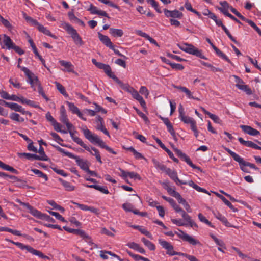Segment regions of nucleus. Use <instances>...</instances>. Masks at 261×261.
Returning <instances> with one entry per match:
<instances>
[{
  "instance_id": "f257e3e1",
  "label": "nucleus",
  "mask_w": 261,
  "mask_h": 261,
  "mask_svg": "<svg viewBox=\"0 0 261 261\" xmlns=\"http://www.w3.org/2000/svg\"><path fill=\"white\" fill-rule=\"evenodd\" d=\"M82 130L85 138L91 143L97 144L100 147L106 149L112 154H116L117 153L112 148L107 145L97 135L93 134L89 130L86 126L82 127Z\"/></svg>"
},
{
  "instance_id": "f03ea898",
  "label": "nucleus",
  "mask_w": 261,
  "mask_h": 261,
  "mask_svg": "<svg viewBox=\"0 0 261 261\" xmlns=\"http://www.w3.org/2000/svg\"><path fill=\"white\" fill-rule=\"evenodd\" d=\"M55 147L60 152L64 153L65 155L71 159H74L78 166L84 171L86 172L87 170H88L89 169V163L87 160L81 159L73 153L66 151L65 149L60 147L59 146Z\"/></svg>"
},
{
  "instance_id": "7ed1b4c3",
  "label": "nucleus",
  "mask_w": 261,
  "mask_h": 261,
  "mask_svg": "<svg viewBox=\"0 0 261 261\" xmlns=\"http://www.w3.org/2000/svg\"><path fill=\"white\" fill-rule=\"evenodd\" d=\"M60 26L67 31L76 45H82L83 44V41L81 37L80 36L76 30L70 24L66 22H62Z\"/></svg>"
},
{
  "instance_id": "20e7f679",
  "label": "nucleus",
  "mask_w": 261,
  "mask_h": 261,
  "mask_svg": "<svg viewBox=\"0 0 261 261\" xmlns=\"http://www.w3.org/2000/svg\"><path fill=\"white\" fill-rule=\"evenodd\" d=\"M178 46L181 50L186 53L196 56L201 59H206V58L202 54L201 50H199L191 44L182 43L178 44Z\"/></svg>"
},
{
  "instance_id": "39448f33",
  "label": "nucleus",
  "mask_w": 261,
  "mask_h": 261,
  "mask_svg": "<svg viewBox=\"0 0 261 261\" xmlns=\"http://www.w3.org/2000/svg\"><path fill=\"white\" fill-rule=\"evenodd\" d=\"M23 72L27 77V82L30 84L34 90H36V87L40 85L38 77L28 68H23Z\"/></svg>"
},
{
  "instance_id": "423d86ee",
  "label": "nucleus",
  "mask_w": 261,
  "mask_h": 261,
  "mask_svg": "<svg viewBox=\"0 0 261 261\" xmlns=\"http://www.w3.org/2000/svg\"><path fill=\"white\" fill-rule=\"evenodd\" d=\"M175 233L177 236L181 239L184 241H186L192 245H201V243L199 240L196 239L194 237L190 236L182 230H178V232H176Z\"/></svg>"
},
{
  "instance_id": "0eeeda50",
  "label": "nucleus",
  "mask_w": 261,
  "mask_h": 261,
  "mask_svg": "<svg viewBox=\"0 0 261 261\" xmlns=\"http://www.w3.org/2000/svg\"><path fill=\"white\" fill-rule=\"evenodd\" d=\"M225 150L233 158L234 160H235L238 163H240L242 165H245L255 170L257 169L255 165L245 161L242 157H241L240 155H239L234 152L231 150L230 149L225 147Z\"/></svg>"
},
{
  "instance_id": "6e6552de",
  "label": "nucleus",
  "mask_w": 261,
  "mask_h": 261,
  "mask_svg": "<svg viewBox=\"0 0 261 261\" xmlns=\"http://www.w3.org/2000/svg\"><path fill=\"white\" fill-rule=\"evenodd\" d=\"M0 103H5L6 106H7L13 111L20 112L23 115H29L31 116V113L29 111H25L20 105L16 103L6 102L1 99Z\"/></svg>"
},
{
  "instance_id": "1a4fd4ad",
  "label": "nucleus",
  "mask_w": 261,
  "mask_h": 261,
  "mask_svg": "<svg viewBox=\"0 0 261 261\" xmlns=\"http://www.w3.org/2000/svg\"><path fill=\"white\" fill-rule=\"evenodd\" d=\"M63 228L70 233H73L74 234H79L83 238L87 239V240L86 241L89 244H93V243L91 242V238L88 236L84 231L81 230V229H75L69 228L67 226H64Z\"/></svg>"
},
{
  "instance_id": "9d476101",
  "label": "nucleus",
  "mask_w": 261,
  "mask_h": 261,
  "mask_svg": "<svg viewBox=\"0 0 261 261\" xmlns=\"http://www.w3.org/2000/svg\"><path fill=\"white\" fill-rule=\"evenodd\" d=\"M158 241L162 247L167 250V254L171 256L175 255L176 251L174 250L173 246L170 243L162 239H159Z\"/></svg>"
},
{
  "instance_id": "9b49d317",
  "label": "nucleus",
  "mask_w": 261,
  "mask_h": 261,
  "mask_svg": "<svg viewBox=\"0 0 261 261\" xmlns=\"http://www.w3.org/2000/svg\"><path fill=\"white\" fill-rule=\"evenodd\" d=\"M59 62L64 67L62 69L63 71L71 72L75 75H77V73L74 70V67L73 65L71 62L63 60H59Z\"/></svg>"
},
{
  "instance_id": "f8f14e48",
  "label": "nucleus",
  "mask_w": 261,
  "mask_h": 261,
  "mask_svg": "<svg viewBox=\"0 0 261 261\" xmlns=\"http://www.w3.org/2000/svg\"><path fill=\"white\" fill-rule=\"evenodd\" d=\"M18 202H19L21 205L26 207L29 210V213L33 216L39 219L41 218L42 213H41L40 211L34 208L28 203L21 202L20 200H18Z\"/></svg>"
},
{
  "instance_id": "ddd939ff",
  "label": "nucleus",
  "mask_w": 261,
  "mask_h": 261,
  "mask_svg": "<svg viewBox=\"0 0 261 261\" xmlns=\"http://www.w3.org/2000/svg\"><path fill=\"white\" fill-rule=\"evenodd\" d=\"M175 151L176 152L177 154L182 158L190 166H191L193 169H200L199 167L196 166L194 164L192 163L190 158L184 153H183L181 150L175 148Z\"/></svg>"
},
{
  "instance_id": "4468645a",
  "label": "nucleus",
  "mask_w": 261,
  "mask_h": 261,
  "mask_svg": "<svg viewBox=\"0 0 261 261\" xmlns=\"http://www.w3.org/2000/svg\"><path fill=\"white\" fill-rule=\"evenodd\" d=\"M3 43H1L2 47L4 48L6 47L8 49H12L14 47L15 44L13 43L11 38L7 35L4 34L3 35Z\"/></svg>"
},
{
  "instance_id": "2eb2a0df",
  "label": "nucleus",
  "mask_w": 261,
  "mask_h": 261,
  "mask_svg": "<svg viewBox=\"0 0 261 261\" xmlns=\"http://www.w3.org/2000/svg\"><path fill=\"white\" fill-rule=\"evenodd\" d=\"M164 12L167 17L180 18L183 16L182 13L177 10L171 11L165 9Z\"/></svg>"
},
{
  "instance_id": "dca6fc26",
  "label": "nucleus",
  "mask_w": 261,
  "mask_h": 261,
  "mask_svg": "<svg viewBox=\"0 0 261 261\" xmlns=\"http://www.w3.org/2000/svg\"><path fill=\"white\" fill-rule=\"evenodd\" d=\"M70 137L72 140L76 142L77 144L85 148L86 150H89L90 147L85 144L82 140L77 136L73 132L69 131Z\"/></svg>"
},
{
  "instance_id": "f3484780",
  "label": "nucleus",
  "mask_w": 261,
  "mask_h": 261,
  "mask_svg": "<svg viewBox=\"0 0 261 261\" xmlns=\"http://www.w3.org/2000/svg\"><path fill=\"white\" fill-rule=\"evenodd\" d=\"M96 122H97V126L96 128L98 130H101L102 133H103L105 135L108 136L109 137H110V135L109 134V133L107 130L106 127L104 126L103 124V120L102 118L98 116L96 117Z\"/></svg>"
},
{
  "instance_id": "a211bd4d",
  "label": "nucleus",
  "mask_w": 261,
  "mask_h": 261,
  "mask_svg": "<svg viewBox=\"0 0 261 261\" xmlns=\"http://www.w3.org/2000/svg\"><path fill=\"white\" fill-rule=\"evenodd\" d=\"M240 127L245 133L252 136H255L260 134L258 130L248 125H241Z\"/></svg>"
},
{
  "instance_id": "6ab92c4d",
  "label": "nucleus",
  "mask_w": 261,
  "mask_h": 261,
  "mask_svg": "<svg viewBox=\"0 0 261 261\" xmlns=\"http://www.w3.org/2000/svg\"><path fill=\"white\" fill-rule=\"evenodd\" d=\"M98 36L100 41L107 47L113 48V44L111 41L110 39L107 36L102 35L100 33H98Z\"/></svg>"
},
{
  "instance_id": "aec40b11",
  "label": "nucleus",
  "mask_w": 261,
  "mask_h": 261,
  "mask_svg": "<svg viewBox=\"0 0 261 261\" xmlns=\"http://www.w3.org/2000/svg\"><path fill=\"white\" fill-rule=\"evenodd\" d=\"M133 97L139 101L140 105L143 107L145 108L146 106V102L143 99V97L139 94V92L135 89L132 91L130 93Z\"/></svg>"
},
{
  "instance_id": "412c9836",
  "label": "nucleus",
  "mask_w": 261,
  "mask_h": 261,
  "mask_svg": "<svg viewBox=\"0 0 261 261\" xmlns=\"http://www.w3.org/2000/svg\"><path fill=\"white\" fill-rule=\"evenodd\" d=\"M213 215L218 220L221 221L223 223L225 224L226 226L227 227H233L234 228H236V226H233L231 225L227 221V219L223 216L222 214H221L219 212H215L214 211L213 212Z\"/></svg>"
},
{
  "instance_id": "4be33fe9",
  "label": "nucleus",
  "mask_w": 261,
  "mask_h": 261,
  "mask_svg": "<svg viewBox=\"0 0 261 261\" xmlns=\"http://www.w3.org/2000/svg\"><path fill=\"white\" fill-rule=\"evenodd\" d=\"M126 245L133 250H135L142 254H145V250L143 248L141 247L138 244L135 242H129Z\"/></svg>"
},
{
  "instance_id": "5701e85b",
  "label": "nucleus",
  "mask_w": 261,
  "mask_h": 261,
  "mask_svg": "<svg viewBox=\"0 0 261 261\" xmlns=\"http://www.w3.org/2000/svg\"><path fill=\"white\" fill-rule=\"evenodd\" d=\"M59 181L61 183L65 189L67 191H73L75 190V186L71 185L69 182L59 178Z\"/></svg>"
},
{
  "instance_id": "b1692460",
  "label": "nucleus",
  "mask_w": 261,
  "mask_h": 261,
  "mask_svg": "<svg viewBox=\"0 0 261 261\" xmlns=\"http://www.w3.org/2000/svg\"><path fill=\"white\" fill-rule=\"evenodd\" d=\"M37 29L40 32L43 33L44 34L50 36L54 39L57 38L56 36L53 34L47 28L44 27L42 24H40L38 25Z\"/></svg>"
},
{
  "instance_id": "393cba45",
  "label": "nucleus",
  "mask_w": 261,
  "mask_h": 261,
  "mask_svg": "<svg viewBox=\"0 0 261 261\" xmlns=\"http://www.w3.org/2000/svg\"><path fill=\"white\" fill-rule=\"evenodd\" d=\"M220 4L221 5L222 7L219 8V10L223 13L226 16H228V14H229L228 12V9L230 8L229 4L226 1L220 2Z\"/></svg>"
},
{
  "instance_id": "a878e982",
  "label": "nucleus",
  "mask_w": 261,
  "mask_h": 261,
  "mask_svg": "<svg viewBox=\"0 0 261 261\" xmlns=\"http://www.w3.org/2000/svg\"><path fill=\"white\" fill-rule=\"evenodd\" d=\"M10 118L15 122L21 123L24 121V119L16 113H11L9 115Z\"/></svg>"
},
{
  "instance_id": "bb28decb",
  "label": "nucleus",
  "mask_w": 261,
  "mask_h": 261,
  "mask_svg": "<svg viewBox=\"0 0 261 261\" xmlns=\"http://www.w3.org/2000/svg\"><path fill=\"white\" fill-rule=\"evenodd\" d=\"M87 151H89L92 155L95 156L97 161L99 163H102L100 153L96 148L91 147H90V150Z\"/></svg>"
},
{
  "instance_id": "cd10ccee",
  "label": "nucleus",
  "mask_w": 261,
  "mask_h": 261,
  "mask_svg": "<svg viewBox=\"0 0 261 261\" xmlns=\"http://www.w3.org/2000/svg\"><path fill=\"white\" fill-rule=\"evenodd\" d=\"M109 32L111 35L114 37H120L123 35V31L121 29L110 28Z\"/></svg>"
},
{
  "instance_id": "c85d7f7f",
  "label": "nucleus",
  "mask_w": 261,
  "mask_h": 261,
  "mask_svg": "<svg viewBox=\"0 0 261 261\" xmlns=\"http://www.w3.org/2000/svg\"><path fill=\"white\" fill-rule=\"evenodd\" d=\"M164 171H165L166 173L168 174L169 176L174 181L177 179L178 177L177 173L175 171L167 168H165V169H164Z\"/></svg>"
},
{
  "instance_id": "c756f323",
  "label": "nucleus",
  "mask_w": 261,
  "mask_h": 261,
  "mask_svg": "<svg viewBox=\"0 0 261 261\" xmlns=\"http://www.w3.org/2000/svg\"><path fill=\"white\" fill-rule=\"evenodd\" d=\"M237 88L245 92L247 95H251L252 94L251 90L249 88V87L244 84L243 82L242 84L238 85Z\"/></svg>"
},
{
  "instance_id": "7c9ffc66",
  "label": "nucleus",
  "mask_w": 261,
  "mask_h": 261,
  "mask_svg": "<svg viewBox=\"0 0 261 261\" xmlns=\"http://www.w3.org/2000/svg\"><path fill=\"white\" fill-rule=\"evenodd\" d=\"M13 244L16 245L18 247L22 250H27L30 253L31 252L33 249V247H31L30 246L24 245L23 244L20 242H13Z\"/></svg>"
},
{
  "instance_id": "2f4dec72",
  "label": "nucleus",
  "mask_w": 261,
  "mask_h": 261,
  "mask_svg": "<svg viewBox=\"0 0 261 261\" xmlns=\"http://www.w3.org/2000/svg\"><path fill=\"white\" fill-rule=\"evenodd\" d=\"M141 241L150 250L153 251L155 249V245L150 241L146 240L144 238H142Z\"/></svg>"
},
{
  "instance_id": "473e14b6",
  "label": "nucleus",
  "mask_w": 261,
  "mask_h": 261,
  "mask_svg": "<svg viewBox=\"0 0 261 261\" xmlns=\"http://www.w3.org/2000/svg\"><path fill=\"white\" fill-rule=\"evenodd\" d=\"M214 193L217 196H218L219 198H220L223 201V202L227 206H228L229 208H230L231 209H233V206L232 204L231 203V202H229L228 200H227L223 196H222V195H221V194H220L216 192H214Z\"/></svg>"
},
{
  "instance_id": "72a5a7b5",
  "label": "nucleus",
  "mask_w": 261,
  "mask_h": 261,
  "mask_svg": "<svg viewBox=\"0 0 261 261\" xmlns=\"http://www.w3.org/2000/svg\"><path fill=\"white\" fill-rule=\"evenodd\" d=\"M198 217L200 221L207 224L212 228H214V226L202 214L199 213L198 215Z\"/></svg>"
},
{
  "instance_id": "f704fd0d",
  "label": "nucleus",
  "mask_w": 261,
  "mask_h": 261,
  "mask_svg": "<svg viewBox=\"0 0 261 261\" xmlns=\"http://www.w3.org/2000/svg\"><path fill=\"white\" fill-rule=\"evenodd\" d=\"M210 236L213 239V240L215 241V243L217 245H218L219 247H224V248H225V243L222 240H220V239H218L213 233H210Z\"/></svg>"
},
{
  "instance_id": "c9c22d12",
  "label": "nucleus",
  "mask_w": 261,
  "mask_h": 261,
  "mask_svg": "<svg viewBox=\"0 0 261 261\" xmlns=\"http://www.w3.org/2000/svg\"><path fill=\"white\" fill-rule=\"evenodd\" d=\"M66 104L68 106L69 110L71 111L72 113L76 114L80 111L79 109L75 106L74 103L67 101Z\"/></svg>"
},
{
  "instance_id": "e433bc0d",
  "label": "nucleus",
  "mask_w": 261,
  "mask_h": 261,
  "mask_svg": "<svg viewBox=\"0 0 261 261\" xmlns=\"http://www.w3.org/2000/svg\"><path fill=\"white\" fill-rule=\"evenodd\" d=\"M0 21L3 24V25H4V26H5L8 29L11 30L12 29V25L10 23V22L8 20L5 19L1 15H0Z\"/></svg>"
},
{
  "instance_id": "4c0bfd02",
  "label": "nucleus",
  "mask_w": 261,
  "mask_h": 261,
  "mask_svg": "<svg viewBox=\"0 0 261 261\" xmlns=\"http://www.w3.org/2000/svg\"><path fill=\"white\" fill-rule=\"evenodd\" d=\"M31 253H32L33 255L38 256L41 258L47 259H49V258L48 256L44 255L41 252H40L38 250H37L34 249L33 248L32 249V250Z\"/></svg>"
},
{
  "instance_id": "58836bf2",
  "label": "nucleus",
  "mask_w": 261,
  "mask_h": 261,
  "mask_svg": "<svg viewBox=\"0 0 261 261\" xmlns=\"http://www.w3.org/2000/svg\"><path fill=\"white\" fill-rule=\"evenodd\" d=\"M31 171L34 174L37 175L38 177L43 178L45 181H47L48 180L47 175L44 174L42 172L40 171L39 170L36 169H32Z\"/></svg>"
},
{
  "instance_id": "ea45409f",
  "label": "nucleus",
  "mask_w": 261,
  "mask_h": 261,
  "mask_svg": "<svg viewBox=\"0 0 261 261\" xmlns=\"http://www.w3.org/2000/svg\"><path fill=\"white\" fill-rule=\"evenodd\" d=\"M179 118L185 124H190L193 121H194L192 118L186 116V115L179 117Z\"/></svg>"
},
{
  "instance_id": "a19ab883",
  "label": "nucleus",
  "mask_w": 261,
  "mask_h": 261,
  "mask_svg": "<svg viewBox=\"0 0 261 261\" xmlns=\"http://www.w3.org/2000/svg\"><path fill=\"white\" fill-rule=\"evenodd\" d=\"M48 203L49 205L53 206L55 209L59 210L62 213H63L65 211V209L63 207L57 204L55 201L53 200L48 201Z\"/></svg>"
},
{
  "instance_id": "79ce46f5",
  "label": "nucleus",
  "mask_w": 261,
  "mask_h": 261,
  "mask_svg": "<svg viewBox=\"0 0 261 261\" xmlns=\"http://www.w3.org/2000/svg\"><path fill=\"white\" fill-rule=\"evenodd\" d=\"M247 22L251 27H252L261 36V30L255 24V23L251 20H246Z\"/></svg>"
},
{
  "instance_id": "37998d69",
  "label": "nucleus",
  "mask_w": 261,
  "mask_h": 261,
  "mask_svg": "<svg viewBox=\"0 0 261 261\" xmlns=\"http://www.w3.org/2000/svg\"><path fill=\"white\" fill-rule=\"evenodd\" d=\"M214 50L219 56L225 60L227 62H230V60L228 59V58L217 47H214Z\"/></svg>"
},
{
  "instance_id": "c03bdc74",
  "label": "nucleus",
  "mask_w": 261,
  "mask_h": 261,
  "mask_svg": "<svg viewBox=\"0 0 261 261\" xmlns=\"http://www.w3.org/2000/svg\"><path fill=\"white\" fill-rule=\"evenodd\" d=\"M49 213L52 216L55 217V218L62 221V222H66V221L65 220V219L60 215L58 213H57V212H53V211H48Z\"/></svg>"
},
{
  "instance_id": "a18cd8bd",
  "label": "nucleus",
  "mask_w": 261,
  "mask_h": 261,
  "mask_svg": "<svg viewBox=\"0 0 261 261\" xmlns=\"http://www.w3.org/2000/svg\"><path fill=\"white\" fill-rule=\"evenodd\" d=\"M126 252L127 254L131 256L132 258H133L135 260L139 261V260H142L144 257L141 256L138 254H135L133 253L131 251L129 250H126Z\"/></svg>"
},
{
  "instance_id": "49530a36",
  "label": "nucleus",
  "mask_w": 261,
  "mask_h": 261,
  "mask_svg": "<svg viewBox=\"0 0 261 261\" xmlns=\"http://www.w3.org/2000/svg\"><path fill=\"white\" fill-rule=\"evenodd\" d=\"M19 102L22 104H26L29 106H33V101L27 99L23 97H20Z\"/></svg>"
},
{
  "instance_id": "de8ad7c7",
  "label": "nucleus",
  "mask_w": 261,
  "mask_h": 261,
  "mask_svg": "<svg viewBox=\"0 0 261 261\" xmlns=\"http://www.w3.org/2000/svg\"><path fill=\"white\" fill-rule=\"evenodd\" d=\"M25 18L27 22L30 23L32 25L36 26L37 28L38 27V25L40 24V23L31 17L27 16Z\"/></svg>"
},
{
  "instance_id": "09e8293b",
  "label": "nucleus",
  "mask_w": 261,
  "mask_h": 261,
  "mask_svg": "<svg viewBox=\"0 0 261 261\" xmlns=\"http://www.w3.org/2000/svg\"><path fill=\"white\" fill-rule=\"evenodd\" d=\"M139 231L142 234L145 235L149 238L152 239V234L148 231L144 227L141 226L140 228L139 229Z\"/></svg>"
},
{
  "instance_id": "8fccbe9b",
  "label": "nucleus",
  "mask_w": 261,
  "mask_h": 261,
  "mask_svg": "<svg viewBox=\"0 0 261 261\" xmlns=\"http://www.w3.org/2000/svg\"><path fill=\"white\" fill-rule=\"evenodd\" d=\"M230 10L233 13L236 15H237L239 18L241 19L242 20L246 21L247 19H246L243 15H242L239 12H238L234 8L232 7H230Z\"/></svg>"
},
{
  "instance_id": "3c124183",
  "label": "nucleus",
  "mask_w": 261,
  "mask_h": 261,
  "mask_svg": "<svg viewBox=\"0 0 261 261\" xmlns=\"http://www.w3.org/2000/svg\"><path fill=\"white\" fill-rule=\"evenodd\" d=\"M139 92L142 94L144 95L146 98H147L149 92L147 88L145 86H141L139 90Z\"/></svg>"
},
{
  "instance_id": "603ef678",
  "label": "nucleus",
  "mask_w": 261,
  "mask_h": 261,
  "mask_svg": "<svg viewBox=\"0 0 261 261\" xmlns=\"http://www.w3.org/2000/svg\"><path fill=\"white\" fill-rule=\"evenodd\" d=\"M55 84L57 89L61 93H62L64 95L66 94L65 89L61 84L57 82H55Z\"/></svg>"
},
{
  "instance_id": "864d4df0",
  "label": "nucleus",
  "mask_w": 261,
  "mask_h": 261,
  "mask_svg": "<svg viewBox=\"0 0 261 261\" xmlns=\"http://www.w3.org/2000/svg\"><path fill=\"white\" fill-rule=\"evenodd\" d=\"M123 208L126 212H132L134 208L133 205L129 203H125L122 205Z\"/></svg>"
},
{
  "instance_id": "5fc2aeb1",
  "label": "nucleus",
  "mask_w": 261,
  "mask_h": 261,
  "mask_svg": "<svg viewBox=\"0 0 261 261\" xmlns=\"http://www.w3.org/2000/svg\"><path fill=\"white\" fill-rule=\"evenodd\" d=\"M50 135L60 145H62L61 142H63V140L57 134L52 132L50 133Z\"/></svg>"
},
{
  "instance_id": "6e6d98bb",
  "label": "nucleus",
  "mask_w": 261,
  "mask_h": 261,
  "mask_svg": "<svg viewBox=\"0 0 261 261\" xmlns=\"http://www.w3.org/2000/svg\"><path fill=\"white\" fill-rule=\"evenodd\" d=\"M171 221L173 224L178 226L186 225V223L181 219H172Z\"/></svg>"
},
{
  "instance_id": "4d7b16f0",
  "label": "nucleus",
  "mask_w": 261,
  "mask_h": 261,
  "mask_svg": "<svg viewBox=\"0 0 261 261\" xmlns=\"http://www.w3.org/2000/svg\"><path fill=\"white\" fill-rule=\"evenodd\" d=\"M53 170L57 174L61 175L63 177H67L68 174L62 169H59L58 168H53Z\"/></svg>"
},
{
  "instance_id": "13d9d810",
  "label": "nucleus",
  "mask_w": 261,
  "mask_h": 261,
  "mask_svg": "<svg viewBox=\"0 0 261 261\" xmlns=\"http://www.w3.org/2000/svg\"><path fill=\"white\" fill-rule=\"evenodd\" d=\"M167 129H168V132L170 133V134L172 135V136L173 137V138L175 140H176V134H175V130H174V128L172 126V125H171V124L168 125L167 126Z\"/></svg>"
},
{
  "instance_id": "bf43d9fd",
  "label": "nucleus",
  "mask_w": 261,
  "mask_h": 261,
  "mask_svg": "<svg viewBox=\"0 0 261 261\" xmlns=\"http://www.w3.org/2000/svg\"><path fill=\"white\" fill-rule=\"evenodd\" d=\"M87 10L90 11V12L92 14H97L99 10L96 7L93 6L92 4H90V7Z\"/></svg>"
},
{
  "instance_id": "052dcab7",
  "label": "nucleus",
  "mask_w": 261,
  "mask_h": 261,
  "mask_svg": "<svg viewBox=\"0 0 261 261\" xmlns=\"http://www.w3.org/2000/svg\"><path fill=\"white\" fill-rule=\"evenodd\" d=\"M152 162L156 168H159L162 170H164V169H165V168H166L165 166H164L163 165H162V164H161L159 162H158L156 160L153 159L152 160Z\"/></svg>"
},
{
  "instance_id": "680f3d73",
  "label": "nucleus",
  "mask_w": 261,
  "mask_h": 261,
  "mask_svg": "<svg viewBox=\"0 0 261 261\" xmlns=\"http://www.w3.org/2000/svg\"><path fill=\"white\" fill-rule=\"evenodd\" d=\"M209 117L212 119L214 122L216 123L220 124L221 123V120L219 118V117L216 115L213 114L211 113V115H210Z\"/></svg>"
},
{
  "instance_id": "e2e57ef3",
  "label": "nucleus",
  "mask_w": 261,
  "mask_h": 261,
  "mask_svg": "<svg viewBox=\"0 0 261 261\" xmlns=\"http://www.w3.org/2000/svg\"><path fill=\"white\" fill-rule=\"evenodd\" d=\"M166 190L170 195L174 197L178 193V192H176L174 189H173L170 186L167 187V189Z\"/></svg>"
},
{
  "instance_id": "0e129e2a",
  "label": "nucleus",
  "mask_w": 261,
  "mask_h": 261,
  "mask_svg": "<svg viewBox=\"0 0 261 261\" xmlns=\"http://www.w3.org/2000/svg\"><path fill=\"white\" fill-rule=\"evenodd\" d=\"M128 177L134 179H141V177L140 176V175L134 172H129Z\"/></svg>"
},
{
  "instance_id": "69168bd1",
  "label": "nucleus",
  "mask_w": 261,
  "mask_h": 261,
  "mask_svg": "<svg viewBox=\"0 0 261 261\" xmlns=\"http://www.w3.org/2000/svg\"><path fill=\"white\" fill-rule=\"evenodd\" d=\"M40 219L44 220H45L46 221L50 222H55V220L53 218H51L49 216L44 214H42Z\"/></svg>"
},
{
  "instance_id": "338daca9",
  "label": "nucleus",
  "mask_w": 261,
  "mask_h": 261,
  "mask_svg": "<svg viewBox=\"0 0 261 261\" xmlns=\"http://www.w3.org/2000/svg\"><path fill=\"white\" fill-rule=\"evenodd\" d=\"M36 90L38 91V93L40 94H41L43 97V98L46 99V100L47 101L48 100V98L47 97V96H46V95L44 94V93L43 92V90L41 86V84L36 87Z\"/></svg>"
},
{
  "instance_id": "774afa93",
  "label": "nucleus",
  "mask_w": 261,
  "mask_h": 261,
  "mask_svg": "<svg viewBox=\"0 0 261 261\" xmlns=\"http://www.w3.org/2000/svg\"><path fill=\"white\" fill-rule=\"evenodd\" d=\"M170 66L173 69H175L176 70H181L184 69V66L180 64L175 63H171L170 64Z\"/></svg>"
}]
</instances>
